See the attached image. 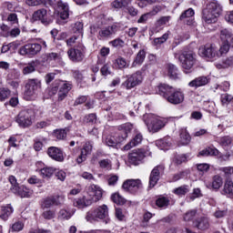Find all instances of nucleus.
Segmentation results:
<instances>
[{"label": "nucleus", "mask_w": 233, "mask_h": 233, "mask_svg": "<svg viewBox=\"0 0 233 233\" xmlns=\"http://www.w3.org/2000/svg\"><path fill=\"white\" fill-rule=\"evenodd\" d=\"M32 72H35V62L29 63L27 66H25L23 68V74L25 76H26L28 74H32Z\"/></svg>", "instance_id": "56"}, {"label": "nucleus", "mask_w": 233, "mask_h": 233, "mask_svg": "<svg viewBox=\"0 0 233 233\" xmlns=\"http://www.w3.org/2000/svg\"><path fill=\"white\" fill-rule=\"evenodd\" d=\"M221 15V5L218 1L209 2L202 12V19L208 25L218 23V17Z\"/></svg>", "instance_id": "4"}, {"label": "nucleus", "mask_w": 233, "mask_h": 233, "mask_svg": "<svg viewBox=\"0 0 233 233\" xmlns=\"http://www.w3.org/2000/svg\"><path fill=\"white\" fill-rule=\"evenodd\" d=\"M193 225L195 228H198V230L205 232V230H208L210 228V219L207 217H201L193 221Z\"/></svg>", "instance_id": "22"}, {"label": "nucleus", "mask_w": 233, "mask_h": 233, "mask_svg": "<svg viewBox=\"0 0 233 233\" xmlns=\"http://www.w3.org/2000/svg\"><path fill=\"white\" fill-rule=\"evenodd\" d=\"M39 90H41V80L32 78L26 81L25 90V96H26V97H34V96H37Z\"/></svg>", "instance_id": "12"}, {"label": "nucleus", "mask_w": 233, "mask_h": 233, "mask_svg": "<svg viewBox=\"0 0 233 233\" xmlns=\"http://www.w3.org/2000/svg\"><path fill=\"white\" fill-rule=\"evenodd\" d=\"M230 37H232V33H230L228 29H222L220 31V39L225 43H228V39H230Z\"/></svg>", "instance_id": "54"}, {"label": "nucleus", "mask_w": 233, "mask_h": 233, "mask_svg": "<svg viewBox=\"0 0 233 233\" xmlns=\"http://www.w3.org/2000/svg\"><path fill=\"white\" fill-rule=\"evenodd\" d=\"M12 95V91L6 87L0 88V101H6Z\"/></svg>", "instance_id": "50"}, {"label": "nucleus", "mask_w": 233, "mask_h": 233, "mask_svg": "<svg viewBox=\"0 0 233 233\" xmlns=\"http://www.w3.org/2000/svg\"><path fill=\"white\" fill-rule=\"evenodd\" d=\"M145 157H146L145 151L142 149L133 150L128 155L129 163H131V165H135L136 167H137V165H141Z\"/></svg>", "instance_id": "18"}, {"label": "nucleus", "mask_w": 233, "mask_h": 233, "mask_svg": "<svg viewBox=\"0 0 233 233\" xmlns=\"http://www.w3.org/2000/svg\"><path fill=\"white\" fill-rule=\"evenodd\" d=\"M175 57L178 59L184 74H192L194 72V66L198 63L196 53L192 51H180L175 53Z\"/></svg>", "instance_id": "1"}, {"label": "nucleus", "mask_w": 233, "mask_h": 233, "mask_svg": "<svg viewBox=\"0 0 233 233\" xmlns=\"http://www.w3.org/2000/svg\"><path fill=\"white\" fill-rule=\"evenodd\" d=\"M143 141V135L141 133H138L131 139L130 142H128L125 147L124 150H130V148H134V147H137V145H141V142Z\"/></svg>", "instance_id": "30"}, {"label": "nucleus", "mask_w": 233, "mask_h": 233, "mask_svg": "<svg viewBox=\"0 0 233 233\" xmlns=\"http://www.w3.org/2000/svg\"><path fill=\"white\" fill-rule=\"evenodd\" d=\"M93 147H94V143L86 142L81 150V154L76 158V163L81 164L83 163V161H86V157L92 154Z\"/></svg>", "instance_id": "21"}, {"label": "nucleus", "mask_w": 233, "mask_h": 233, "mask_svg": "<svg viewBox=\"0 0 233 233\" xmlns=\"http://www.w3.org/2000/svg\"><path fill=\"white\" fill-rule=\"evenodd\" d=\"M194 11L192 8L186 10L184 13L181 14L179 19L180 21H184L187 25H192L194 21Z\"/></svg>", "instance_id": "31"}, {"label": "nucleus", "mask_w": 233, "mask_h": 233, "mask_svg": "<svg viewBox=\"0 0 233 233\" xmlns=\"http://www.w3.org/2000/svg\"><path fill=\"white\" fill-rule=\"evenodd\" d=\"M190 134H188V132H187V130H183L180 133V143L183 146H187L188 145V143H190Z\"/></svg>", "instance_id": "45"}, {"label": "nucleus", "mask_w": 233, "mask_h": 233, "mask_svg": "<svg viewBox=\"0 0 233 233\" xmlns=\"http://www.w3.org/2000/svg\"><path fill=\"white\" fill-rule=\"evenodd\" d=\"M228 211L227 209H218L214 212L213 216L214 218H216V219H221V218H225V216H227Z\"/></svg>", "instance_id": "64"}, {"label": "nucleus", "mask_w": 233, "mask_h": 233, "mask_svg": "<svg viewBox=\"0 0 233 233\" xmlns=\"http://www.w3.org/2000/svg\"><path fill=\"white\" fill-rule=\"evenodd\" d=\"M8 181L12 185L11 191L17 192V190L19 189V183H17V178H15V177H14V175H11L8 177Z\"/></svg>", "instance_id": "51"}, {"label": "nucleus", "mask_w": 233, "mask_h": 233, "mask_svg": "<svg viewBox=\"0 0 233 233\" xmlns=\"http://www.w3.org/2000/svg\"><path fill=\"white\" fill-rule=\"evenodd\" d=\"M145 57H147V53L144 51V49H142L137 54V56L132 63V66H137V65H143V62L145 61Z\"/></svg>", "instance_id": "35"}, {"label": "nucleus", "mask_w": 233, "mask_h": 233, "mask_svg": "<svg viewBox=\"0 0 233 233\" xmlns=\"http://www.w3.org/2000/svg\"><path fill=\"white\" fill-rule=\"evenodd\" d=\"M208 188L213 190H219L223 187V177L219 175H215L212 177V181L208 184Z\"/></svg>", "instance_id": "28"}, {"label": "nucleus", "mask_w": 233, "mask_h": 233, "mask_svg": "<svg viewBox=\"0 0 233 233\" xmlns=\"http://www.w3.org/2000/svg\"><path fill=\"white\" fill-rule=\"evenodd\" d=\"M232 99H233L232 95H228L227 93L222 94L220 96V100H221L223 106L229 105V103L232 101Z\"/></svg>", "instance_id": "57"}, {"label": "nucleus", "mask_w": 233, "mask_h": 233, "mask_svg": "<svg viewBox=\"0 0 233 233\" xmlns=\"http://www.w3.org/2000/svg\"><path fill=\"white\" fill-rule=\"evenodd\" d=\"M87 194H89L90 198H82L85 207H90L92 203H97V201L103 198V189H101L99 186L93 184L89 186Z\"/></svg>", "instance_id": "6"}, {"label": "nucleus", "mask_w": 233, "mask_h": 233, "mask_svg": "<svg viewBox=\"0 0 233 233\" xmlns=\"http://www.w3.org/2000/svg\"><path fill=\"white\" fill-rule=\"evenodd\" d=\"M42 218H44V219H54V218H56V210L55 209H47L46 211H44L42 213Z\"/></svg>", "instance_id": "55"}, {"label": "nucleus", "mask_w": 233, "mask_h": 233, "mask_svg": "<svg viewBox=\"0 0 233 233\" xmlns=\"http://www.w3.org/2000/svg\"><path fill=\"white\" fill-rule=\"evenodd\" d=\"M15 121L20 128H29L34 123V111L31 109L20 111L15 116Z\"/></svg>", "instance_id": "7"}, {"label": "nucleus", "mask_w": 233, "mask_h": 233, "mask_svg": "<svg viewBox=\"0 0 233 233\" xmlns=\"http://www.w3.org/2000/svg\"><path fill=\"white\" fill-rule=\"evenodd\" d=\"M116 65H117L118 68H127V60L123 56H119L115 60Z\"/></svg>", "instance_id": "63"}, {"label": "nucleus", "mask_w": 233, "mask_h": 233, "mask_svg": "<svg viewBox=\"0 0 233 233\" xmlns=\"http://www.w3.org/2000/svg\"><path fill=\"white\" fill-rule=\"evenodd\" d=\"M230 50V45L228 42H223L220 47H218V53L220 54V57L223 54H227Z\"/></svg>", "instance_id": "58"}, {"label": "nucleus", "mask_w": 233, "mask_h": 233, "mask_svg": "<svg viewBox=\"0 0 233 233\" xmlns=\"http://www.w3.org/2000/svg\"><path fill=\"white\" fill-rule=\"evenodd\" d=\"M167 72L170 79H177V76H179L177 72H179V69H177V66H176V65L169 64L167 66Z\"/></svg>", "instance_id": "38"}, {"label": "nucleus", "mask_w": 233, "mask_h": 233, "mask_svg": "<svg viewBox=\"0 0 233 233\" xmlns=\"http://www.w3.org/2000/svg\"><path fill=\"white\" fill-rule=\"evenodd\" d=\"M116 32H117V25H108L106 27L102 28L98 32V35L100 39H108V37H112V35H114Z\"/></svg>", "instance_id": "23"}, {"label": "nucleus", "mask_w": 233, "mask_h": 233, "mask_svg": "<svg viewBox=\"0 0 233 233\" xmlns=\"http://www.w3.org/2000/svg\"><path fill=\"white\" fill-rule=\"evenodd\" d=\"M143 81V75L141 71H137L127 77V79L122 84V86H126L127 90L137 86V85H141Z\"/></svg>", "instance_id": "13"}, {"label": "nucleus", "mask_w": 233, "mask_h": 233, "mask_svg": "<svg viewBox=\"0 0 233 233\" xmlns=\"http://www.w3.org/2000/svg\"><path fill=\"white\" fill-rule=\"evenodd\" d=\"M217 68H230L233 66V56H228L226 59L222 61V63L216 65Z\"/></svg>", "instance_id": "37"}, {"label": "nucleus", "mask_w": 233, "mask_h": 233, "mask_svg": "<svg viewBox=\"0 0 233 233\" xmlns=\"http://www.w3.org/2000/svg\"><path fill=\"white\" fill-rule=\"evenodd\" d=\"M111 201H113V203H116V205H125L127 203V199L121 197L119 193H115L111 195Z\"/></svg>", "instance_id": "44"}, {"label": "nucleus", "mask_w": 233, "mask_h": 233, "mask_svg": "<svg viewBox=\"0 0 233 233\" xmlns=\"http://www.w3.org/2000/svg\"><path fill=\"white\" fill-rule=\"evenodd\" d=\"M173 90L174 86L167 84H160L157 87V93L164 99H167Z\"/></svg>", "instance_id": "24"}, {"label": "nucleus", "mask_w": 233, "mask_h": 233, "mask_svg": "<svg viewBox=\"0 0 233 233\" xmlns=\"http://www.w3.org/2000/svg\"><path fill=\"white\" fill-rule=\"evenodd\" d=\"M167 39H168V33H165L162 36L155 38L153 40L152 45L153 46L158 47L162 46L164 43H167Z\"/></svg>", "instance_id": "41"}, {"label": "nucleus", "mask_w": 233, "mask_h": 233, "mask_svg": "<svg viewBox=\"0 0 233 233\" xmlns=\"http://www.w3.org/2000/svg\"><path fill=\"white\" fill-rule=\"evenodd\" d=\"M14 213V208L12 205L7 204L5 206L0 207V219L6 221L10 216Z\"/></svg>", "instance_id": "27"}, {"label": "nucleus", "mask_w": 233, "mask_h": 233, "mask_svg": "<svg viewBox=\"0 0 233 233\" xmlns=\"http://www.w3.org/2000/svg\"><path fill=\"white\" fill-rule=\"evenodd\" d=\"M74 88V85L66 80H55L48 88L49 96H56L58 92V101H63L68 96V92Z\"/></svg>", "instance_id": "2"}, {"label": "nucleus", "mask_w": 233, "mask_h": 233, "mask_svg": "<svg viewBox=\"0 0 233 233\" xmlns=\"http://www.w3.org/2000/svg\"><path fill=\"white\" fill-rule=\"evenodd\" d=\"M41 50H43L41 44L29 43L20 47L18 54H20V56H26L27 57H34V56H37Z\"/></svg>", "instance_id": "11"}, {"label": "nucleus", "mask_w": 233, "mask_h": 233, "mask_svg": "<svg viewBox=\"0 0 233 233\" xmlns=\"http://www.w3.org/2000/svg\"><path fill=\"white\" fill-rule=\"evenodd\" d=\"M33 21H40L45 26L52 25V20L48 17V11L45 8L38 9L33 13Z\"/></svg>", "instance_id": "14"}, {"label": "nucleus", "mask_w": 233, "mask_h": 233, "mask_svg": "<svg viewBox=\"0 0 233 233\" xmlns=\"http://www.w3.org/2000/svg\"><path fill=\"white\" fill-rule=\"evenodd\" d=\"M23 228H25V223H23L21 220H18L12 225L9 232H21Z\"/></svg>", "instance_id": "49"}, {"label": "nucleus", "mask_w": 233, "mask_h": 233, "mask_svg": "<svg viewBox=\"0 0 233 233\" xmlns=\"http://www.w3.org/2000/svg\"><path fill=\"white\" fill-rule=\"evenodd\" d=\"M134 129V126L130 123L123 124L118 127V132L116 134V136H109L106 138V145L107 147H112L113 148H116V145H119V143H123L127 137H128V134L132 132Z\"/></svg>", "instance_id": "3"}, {"label": "nucleus", "mask_w": 233, "mask_h": 233, "mask_svg": "<svg viewBox=\"0 0 233 233\" xmlns=\"http://www.w3.org/2000/svg\"><path fill=\"white\" fill-rule=\"evenodd\" d=\"M122 188H124L126 192H130V194H136V192H137L139 188H143V184L139 179H128L123 183Z\"/></svg>", "instance_id": "16"}, {"label": "nucleus", "mask_w": 233, "mask_h": 233, "mask_svg": "<svg viewBox=\"0 0 233 233\" xmlns=\"http://www.w3.org/2000/svg\"><path fill=\"white\" fill-rule=\"evenodd\" d=\"M198 156H202L203 157H207L208 156H219V150L216 147H206L198 153Z\"/></svg>", "instance_id": "34"}, {"label": "nucleus", "mask_w": 233, "mask_h": 233, "mask_svg": "<svg viewBox=\"0 0 233 233\" xmlns=\"http://www.w3.org/2000/svg\"><path fill=\"white\" fill-rule=\"evenodd\" d=\"M156 205L158 208H168V206L170 205V198L160 195L156 200Z\"/></svg>", "instance_id": "32"}, {"label": "nucleus", "mask_w": 233, "mask_h": 233, "mask_svg": "<svg viewBox=\"0 0 233 233\" xmlns=\"http://www.w3.org/2000/svg\"><path fill=\"white\" fill-rule=\"evenodd\" d=\"M189 174H190V171L188 170H184V171L176 173L175 175H173L172 181L173 182L179 181V179H183L184 177H187Z\"/></svg>", "instance_id": "52"}, {"label": "nucleus", "mask_w": 233, "mask_h": 233, "mask_svg": "<svg viewBox=\"0 0 233 233\" xmlns=\"http://www.w3.org/2000/svg\"><path fill=\"white\" fill-rule=\"evenodd\" d=\"M208 85V77L205 76H198L188 83V86L193 88H199V86H205Z\"/></svg>", "instance_id": "25"}, {"label": "nucleus", "mask_w": 233, "mask_h": 233, "mask_svg": "<svg viewBox=\"0 0 233 233\" xmlns=\"http://www.w3.org/2000/svg\"><path fill=\"white\" fill-rule=\"evenodd\" d=\"M129 5H132V0H114L111 7L115 10H123V8H128Z\"/></svg>", "instance_id": "29"}, {"label": "nucleus", "mask_w": 233, "mask_h": 233, "mask_svg": "<svg viewBox=\"0 0 233 233\" xmlns=\"http://www.w3.org/2000/svg\"><path fill=\"white\" fill-rule=\"evenodd\" d=\"M65 204V197L56 195L49 196L42 199L40 203V207L43 210L46 208H52V207H61V205Z\"/></svg>", "instance_id": "10"}, {"label": "nucleus", "mask_w": 233, "mask_h": 233, "mask_svg": "<svg viewBox=\"0 0 233 233\" xmlns=\"http://www.w3.org/2000/svg\"><path fill=\"white\" fill-rule=\"evenodd\" d=\"M198 216V209H189L183 215L184 221H193Z\"/></svg>", "instance_id": "42"}, {"label": "nucleus", "mask_w": 233, "mask_h": 233, "mask_svg": "<svg viewBox=\"0 0 233 233\" xmlns=\"http://www.w3.org/2000/svg\"><path fill=\"white\" fill-rule=\"evenodd\" d=\"M188 192H190V189H188L187 185L180 186L173 190V194H176V196H185Z\"/></svg>", "instance_id": "43"}, {"label": "nucleus", "mask_w": 233, "mask_h": 233, "mask_svg": "<svg viewBox=\"0 0 233 233\" xmlns=\"http://www.w3.org/2000/svg\"><path fill=\"white\" fill-rule=\"evenodd\" d=\"M47 156L57 161L58 163H63L65 161V155L63 154V149L57 147H50L47 148Z\"/></svg>", "instance_id": "19"}, {"label": "nucleus", "mask_w": 233, "mask_h": 233, "mask_svg": "<svg viewBox=\"0 0 233 233\" xmlns=\"http://www.w3.org/2000/svg\"><path fill=\"white\" fill-rule=\"evenodd\" d=\"M41 176L43 177H47V179H50L51 176H54V173L56 172V168L54 167H44L40 170Z\"/></svg>", "instance_id": "47"}, {"label": "nucleus", "mask_w": 233, "mask_h": 233, "mask_svg": "<svg viewBox=\"0 0 233 233\" xmlns=\"http://www.w3.org/2000/svg\"><path fill=\"white\" fill-rule=\"evenodd\" d=\"M97 122V116L94 113L86 115L83 118L84 125H96Z\"/></svg>", "instance_id": "40"}, {"label": "nucleus", "mask_w": 233, "mask_h": 233, "mask_svg": "<svg viewBox=\"0 0 233 233\" xmlns=\"http://www.w3.org/2000/svg\"><path fill=\"white\" fill-rule=\"evenodd\" d=\"M156 145L158 148L163 150L165 148H168V147H170V145H172V143L170 142L169 137H164L162 139L157 140Z\"/></svg>", "instance_id": "39"}, {"label": "nucleus", "mask_w": 233, "mask_h": 233, "mask_svg": "<svg viewBox=\"0 0 233 233\" xmlns=\"http://www.w3.org/2000/svg\"><path fill=\"white\" fill-rule=\"evenodd\" d=\"M147 125L150 132L156 133L159 132V130H161V128H163L165 125H167V121L162 120L160 118L153 117L150 119V122L147 123Z\"/></svg>", "instance_id": "20"}, {"label": "nucleus", "mask_w": 233, "mask_h": 233, "mask_svg": "<svg viewBox=\"0 0 233 233\" xmlns=\"http://www.w3.org/2000/svg\"><path fill=\"white\" fill-rule=\"evenodd\" d=\"M86 47L82 43H78L67 50V56L73 63H81L85 59Z\"/></svg>", "instance_id": "8"}, {"label": "nucleus", "mask_w": 233, "mask_h": 233, "mask_svg": "<svg viewBox=\"0 0 233 233\" xmlns=\"http://www.w3.org/2000/svg\"><path fill=\"white\" fill-rule=\"evenodd\" d=\"M165 172V166L164 165H158L156 166L149 176V188H154L156 185H157V181H159L161 177V174Z\"/></svg>", "instance_id": "15"}, {"label": "nucleus", "mask_w": 233, "mask_h": 233, "mask_svg": "<svg viewBox=\"0 0 233 233\" xmlns=\"http://www.w3.org/2000/svg\"><path fill=\"white\" fill-rule=\"evenodd\" d=\"M74 34H83V22H76L72 28Z\"/></svg>", "instance_id": "61"}, {"label": "nucleus", "mask_w": 233, "mask_h": 233, "mask_svg": "<svg viewBox=\"0 0 233 233\" xmlns=\"http://www.w3.org/2000/svg\"><path fill=\"white\" fill-rule=\"evenodd\" d=\"M13 194H15L16 196H19L20 198H30L34 192L27 188L25 186H21L18 187L16 192H13Z\"/></svg>", "instance_id": "33"}, {"label": "nucleus", "mask_w": 233, "mask_h": 233, "mask_svg": "<svg viewBox=\"0 0 233 233\" xmlns=\"http://www.w3.org/2000/svg\"><path fill=\"white\" fill-rule=\"evenodd\" d=\"M86 220L89 223H97L99 221L105 220L108 223L110 219L108 218V206L102 205L95 209H91L86 214Z\"/></svg>", "instance_id": "5"}, {"label": "nucleus", "mask_w": 233, "mask_h": 233, "mask_svg": "<svg viewBox=\"0 0 233 233\" xmlns=\"http://www.w3.org/2000/svg\"><path fill=\"white\" fill-rule=\"evenodd\" d=\"M54 136H55V137H56V139H65V137H66V130L56 129L54 132Z\"/></svg>", "instance_id": "62"}, {"label": "nucleus", "mask_w": 233, "mask_h": 233, "mask_svg": "<svg viewBox=\"0 0 233 233\" xmlns=\"http://www.w3.org/2000/svg\"><path fill=\"white\" fill-rule=\"evenodd\" d=\"M223 194L228 196L229 198L233 197V182L227 179L224 184Z\"/></svg>", "instance_id": "36"}, {"label": "nucleus", "mask_w": 233, "mask_h": 233, "mask_svg": "<svg viewBox=\"0 0 233 233\" xmlns=\"http://www.w3.org/2000/svg\"><path fill=\"white\" fill-rule=\"evenodd\" d=\"M109 45H112L114 48H123L125 46V41L121 38H116L110 41Z\"/></svg>", "instance_id": "60"}, {"label": "nucleus", "mask_w": 233, "mask_h": 233, "mask_svg": "<svg viewBox=\"0 0 233 233\" xmlns=\"http://www.w3.org/2000/svg\"><path fill=\"white\" fill-rule=\"evenodd\" d=\"M166 101L170 103V105H181V103L185 101V94H183L179 89L173 88Z\"/></svg>", "instance_id": "17"}, {"label": "nucleus", "mask_w": 233, "mask_h": 233, "mask_svg": "<svg viewBox=\"0 0 233 233\" xmlns=\"http://www.w3.org/2000/svg\"><path fill=\"white\" fill-rule=\"evenodd\" d=\"M218 143L220 145V147H230V145L233 143V138L228 136H225L220 137Z\"/></svg>", "instance_id": "46"}, {"label": "nucleus", "mask_w": 233, "mask_h": 233, "mask_svg": "<svg viewBox=\"0 0 233 233\" xmlns=\"http://www.w3.org/2000/svg\"><path fill=\"white\" fill-rule=\"evenodd\" d=\"M57 7L59 10V15L62 19H68L70 16V11L68 9V4L64 3L63 1H58L57 2Z\"/></svg>", "instance_id": "26"}, {"label": "nucleus", "mask_w": 233, "mask_h": 233, "mask_svg": "<svg viewBox=\"0 0 233 233\" xmlns=\"http://www.w3.org/2000/svg\"><path fill=\"white\" fill-rule=\"evenodd\" d=\"M70 218H72V213L66 209H60V211L58 212V219L68 220L70 219Z\"/></svg>", "instance_id": "53"}, {"label": "nucleus", "mask_w": 233, "mask_h": 233, "mask_svg": "<svg viewBox=\"0 0 233 233\" xmlns=\"http://www.w3.org/2000/svg\"><path fill=\"white\" fill-rule=\"evenodd\" d=\"M0 35L2 37H10V27L5 24L0 25Z\"/></svg>", "instance_id": "59"}, {"label": "nucleus", "mask_w": 233, "mask_h": 233, "mask_svg": "<svg viewBox=\"0 0 233 233\" xmlns=\"http://www.w3.org/2000/svg\"><path fill=\"white\" fill-rule=\"evenodd\" d=\"M17 46L18 45L15 42L4 45L1 48V53L6 54V52H10V50H17Z\"/></svg>", "instance_id": "48"}, {"label": "nucleus", "mask_w": 233, "mask_h": 233, "mask_svg": "<svg viewBox=\"0 0 233 233\" xmlns=\"http://www.w3.org/2000/svg\"><path fill=\"white\" fill-rule=\"evenodd\" d=\"M198 54L205 59H218L220 54L218 52V46L215 44H207L199 47Z\"/></svg>", "instance_id": "9"}]
</instances>
